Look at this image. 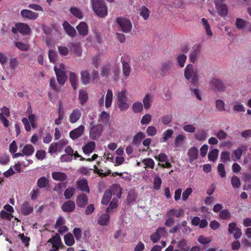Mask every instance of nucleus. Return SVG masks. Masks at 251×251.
Wrapping results in <instances>:
<instances>
[{"label":"nucleus","instance_id":"1","mask_svg":"<svg viewBox=\"0 0 251 251\" xmlns=\"http://www.w3.org/2000/svg\"><path fill=\"white\" fill-rule=\"evenodd\" d=\"M92 7L95 13L100 17L107 15V8L103 0H91Z\"/></svg>","mask_w":251,"mask_h":251},{"label":"nucleus","instance_id":"2","mask_svg":"<svg viewBox=\"0 0 251 251\" xmlns=\"http://www.w3.org/2000/svg\"><path fill=\"white\" fill-rule=\"evenodd\" d=\"M184 76L187 80H190L192 84L195 85L197 83L199 75L197 70H194L193 65L188 64L184 70Z\"/></svg>","mask_w":251,"mask_h":251},{"label":"nucleus","instance_id":"3","mask_svg":"<svg viewBox=\"0 0 251 251\" xmlns=\"http://www.w3.org/2000/svg\"><path fill=\"white\" fill-rule=\"evenodd\" d=\"M116 22L124 32L129 33L131 31L132 25L129 20L123 17H118L116 19Z\"/></svg>","mask_w":251,"mask_h":251},{"label":"nucleus","instance_id":"4","mask_svg":"<svg viewBox=\"0 0 251 251\" xmlns=\"http://www.w3.org/2000/svg\"><path fill=\"white\" fill-rule=\"evenodd\" d=\"M60 68H57L56 66H54V70L56 75L57 81L60 85H63L67 79V76L64 71V65L61 64Z\"/></svg>","mask_w":251,"mask_h":251},{"label":"nucleus","instance_id":"5","mask_svg":"<svg viewBox=\"0 0 251 251\" xmlns=\"http://www.w3.org/2000/svg\"><path fill=\"white\" fill-rule=\"evenodd\" d=\"M103 129L101 124L93 126L90 130L89 137L93 140L98 139L100 136Z\"/></svg>","mask_w":251,"mask_h":251},{"label":"nucleus","instance_id":"6","mask_svg":"<svg viewBox=\"0 0 251 251\" xmlns=\"http://www.w3.org/2000/svg\"><path fill=\"white\" fill-rule=\"evenodd\" d=\"M68 143L66 139H62L58 142L51 143L49 148V152L50 153H55L57 151H60L63 147Z\"/></svg>","mask_w":251,"mask_h":251},{"label":"nucleus","instance_id":"7","mask_svg":"<svg viewBox=\"0 0 251 251\" xmlns=\"http://www.w3.org/2000/svg\"><path fill=\"white\" fill-rule=\"evenodd\" d=\"M210 88L214 91H224L225 86L223 82L218 78H213L209 82Z\"/></svg>","mask_w":251,"mask_h":251},{"label":"nucleus","instance_id":"8","mask_svg":"<svg viewBox=\"0 0 251 251\" xmlns=\"http://www.w3.org/2000/svg\"><path fill=\"white\" fill-rule=\"evenodd\" d=\"M166 233L165 227H159L156 230L155 232L151 235V239L153 243H157L161 237L165 236Z\"/></svg>","mask_w":251,"mask_h":251},{"label":"nucleus","instance_id":"9","mask_svg":"<svg viewBox=\"0 0 251 251\" xmlns=\"http://www.w3.org/2000/svg\"><path fill=\"white\" fill-rule=\"evenodd\" d=\"M12 31L14 34L19 32L23 35H25L29 32V27L26 24L17 23L15 25V27L12 28Z\"/></svg>","mask_w":251,"mask_h":251},{"label":"nucleus","instance_id":"10","mask_svg":"<svg viewBox=\"0 0 251 251\" xmlns=\"http://www.w3.org/2000/svg\"><path fill=\"white\" fill-rule=\"evenodd\" d=\"M215 7L217 13L219 16L225 17L227 16L228 13V9L227 5L222 2L215 1Z\"/></svg>","mask_w":251,"mask_h":251},{"label":"nucleus","instance_id":"11","mask_svg":"<svg viewBox=\"0 0 251 251\" xmlns=\"http://www.w3.org/2000/svg\"><path fill=\"white\" fill-rule=\"evenodd\" d=\"M177 247L180 250H174V247L170 245L166 249L165 251H188L190 249V246H186V241L185 240L179 241L177 244Z\"/></svg>","mask_w":251,"mask_h":251},{"label":"nucleus","instance_id":"12","mask_svg":"<svg viewBox=\"0 0 251 251\" xmlns=\"http://www.w3.org/2000/svg\"><path fill=\"white\" fill-rule=\"evenodd\" d=\"M84 131V126L83 125H80L78 127L70 131L69 134L70 137L72 139L75 140L82 135Z\"/></svg>","mask_w":251,"mask_h":251},{"label":"nucleus","instance_id":"13","mask_svg":"<svg viewBox=\"0 0 251 251\" xmlns=\"http://www.w3.org/2000/svg\"><path fill=\"white\" fill-rule=\"evenodd\" d=\"M77 188L82 192L87 193H90V188L88 186V181L85 178L78 180L76 182Z\"/></svg>","mask_w":251,"mask_h":251},{"label":"nucleus","instance_id":"14","mask_svg":"<svg viewBox=\"0 0 251 251\" xmlns=\"http://www.w3.org/2000/svg\"><path fill=\"white\" fill-rule=\"evenodd\" d=\"M201 48L200 44H196L193 46L189 56V60L191 62L194 63L196 62L199 54L200 53Z\"/></svg>","mask_w":251,"mask_h":251},{"label":"nucleus","instance_id":"15","mask_svg":"<svg viewBox=\"0 0 251 251\" xmlns=\"http://www.w3.org/2000/svg\"><path fill=\"white\" fill-rule=\"evenodd\" d=\"M88 198L87 196L84 193H81L77 196L76 199V204L79 207L84 208L87 204Z\"/></svg>","mask_w":251,"mask_h":251},{"label":"nucleus","instance_id":"16","mask_svg":"<svg viewBox=\"0 0 251 251\" xmlns=\"http://www.w3.org/2000/svg\"><path fill=\"white\" fill-rule=\"evenodd\" d=\"M69 47L70 51L73 53L75 55L77 56L81 55L82 50L79 43L71 42L69 44Z\"/></svg>","mask_w":251,"mask_h":251},{"label":"nucleus","instance_id":"17","mask_svg":"<svg viewBox=\"0 0 251 251\" xmlns=\"http://www.w3.org/2000/svg\"><path fill=\"white\" fill-rule=\"evenodd\" d=\"M110 192L112 196H115L116 199H120L122 194V188L118 184H113L110 187V189L107 190Z\"/></svg>","mask_w":251,"mask_h":251},{"label":"nucleus","instance_id":"18","mask_svg":"<svg viewBox=\"0 0 251 251\" xmlns=\"http://www.w3.org/2000/svg\"><path fill=\"white\" fill-rule=\"evenodd\" d=\"M121 62L122 64V71L123 75L126 77H128L131 72V67L129 63L127 62L125 60V57L122 56L121 58Z\"/></svg>","mask_w":251,"mask_h":251},{"label":"nucleus","instance_id":"19","mask_svg":"<svg viewBox=\"0 0 251 251\" xmlns=\"http://www.w3.org/2000/svg\"><path fill=\"white\" fill-rule=\"evenodd\" d=\"M49 242L52 244V249L50 250V251H57L61 245L60 237L58 234H56L54 237H53L50 239Z\"/></svg>","mask_w":251,"mask_h":251},{"label":"nucleus","instance_id":"20","mask_svg":"<svg viewBox=\"0 0 251 251\" xmlns=\"http://www.w3.org/2000/svg\"><path fill=\"white\" fill-rule=\"evenodd\" d=\"M173 63L170 61H167L162 63L160 69V72L162 76H166L169 74V71L172 67Z\"/></svg>","mask_w":251,"mask_h":251},{"label":"nucleus","instance_id":"21","mask_svg":"<svg viewBox=\"0 0 251 251\" xmlns=\"http://www.w3.org/2000/svg\"><path fill=\"white\" fill-rule=\"evenodd\" d=\"M62 25L66 33L69 36L74 37L76 35L75 29L67 21H64Z\"/></svg>","mask_w":251,"mask_h":251},{"label":"nucleus","instance_id":"22","mask_svg":"<svg viewBox=\"0 0 251 251\" xmlns=\"http://www.w3.org/2000/svg\"><path fill=\"white\" fill-rule=\"evenodd\" d=\"M81 115V111L78 108H75L69 116V121L71 123H76Z\"/></svg>","mask_w":251,"mask_h":251},{"label":"nucleus","instance_id":"23","mask_svg":"<svg viewBox=\"0 0 251 251\" xmlns=\"http://www.w3.org/2000/svg\"><path fill=\"white\" fill-rule=\"evenodd\" d=\"M75 203L74 201L69 200L65 201L62 206V209L65 212H71L75 209Z\"/></svg>","mask_w":251,"mask_h":251},{"label":"nucleus","instance_id":"24","mask_svg":"<svg viewBox=\"0 0 251 251\" xmlns=\"http://www.w3.org/2000/svg\"><path fill=\"white\" fill-rule=\"evenodd\" d=\"M79 34L82 36H85L88 32V25L85 22H80L76 27Z\"/></svg>","mask_w":251,"mask_h":251},{"label":"nucleus","instance_id":"25","mask_svg":"<svg viewBox=\"0 0 251 251\" xmlns=\"http://www.w3.org/2000/svg\"><path fill=\"white\" fill-rule=\"evenodd\" d=\"M187 155L189 158V161L192 163L193 161L196 160L198 156V150L196 147L190 148L188 152Z\"/></svg>","mask_w":251,"mask_h":251},{"label":"nucleus","instance_id":"26","mask_svg":"<svg viewBox=\"0 0 251 251\" xmlns=\"http://www.w3.org/2000/svg\"><path fill=\"white\" fill-rule=\"evenodd\" d=\"M96 148V144L94 142L90 141L85 146H83L82 150L85 154L92 153Z\"/></svg>","mask_w":251,"mask_h":251},{"label":"nucleus","instance_id":"27","mask_svg":"<svg viewBox=\"0 0 251 251\" xmlns=\"http://www.w3.org/2000/svg\"><path fill=\"white\" fill-rule=\"evenodd\" d=\"M51 176L54 180L60 181H65L67 178V175L61 172H53L51 173Z\"/></svg>","mask_w":251,"mask_h":251},{"label":"nucleus","instance_id":"28","mask_svg":"<svg viewBox=\"0 0 251 251\" xmlns=\"http://www.w3.org/2000/svg\"><path fill=\"white\" fill-rule=\"evenodd\" d=\"M81 81L84 85H87L90 82V73L86 70H83L80 73Z\"/></svg>","mask_w":251,"mask_h":251},{"label":"nucleus","instance_id":"29","mask_svg":"<svg viewBox=\"0 0 251 251\" xmlns=\"http://www.w3.org/2000/svg\"><path fill=\"white\" fill-rule=\"evenodd\" d=\"M78 100L81 105H83L88 100V94L86 91L80 90L79 91Z\"/></svg>","mask_w":251,"mask_h":251},{"label":"nucleus","instance_id":"30","mask_svg":"<svg viewBox=\"0 0 251 251\" xmlns=\"http://www.w3.org/2000/svg\"><path fill=\"white\" fill-rule=\"evenodd\" d=\"M183 211L182 209H176L175 208L171 209L168 210L166 213V215L168 217L175 216L176 218L180 217L183 214Z\"/></svg>","mask_w":251,"mask_h":251},{"label":"nucleus","instance_id":"31","mask_svg":"<svg viewBox=\"0 0 251 251\" xmlns=\"http://www.w3.org/2000/svg\"><path fill=\"white\" fill-rule=\"evenodd\" d=\"M113 97V95L112 90L108 89L105 96V106L106 108H109L111 106Z\"/></svg>","mask_w":251,"mask_h":251},{"label":"nucleus","instance_id":"32","mask_svg":"<svg viewBox=\"0 0 251 251\" xmlns=\"http://www.w3.org/2000/svg\"><path fill=\"white\" fill-rule=\"evenodd\" d=\"M152 97L150 94H147L143 99V102L144 104V108L146 109H149L152 102Z\"/></svg>","mask_w":251,"mask_h":251},{"label":"nucleus","instance_id":"33","mask_svg":"<svg viewBox=\"0 0 251 251\" xmlns=\"http://www.w3.org/2000/svg\"><path fill=\"white\" fill-rule=\"evenodd\" d=\"M102 214L98 219V222L99 225L101 226H105L107 225L109 221L110 216L109 214Z\"/></svg>","mask_w":251,"mask_h":251},{"label":"nucleus","instance_id":"34","mask_svg":"<svg viewBox=\"0 0 251 251\" xmlns=\"http://www.w3.org/2000/svg\"><path fill=\"white\" fill-rule=\"evenodd\" d=\"M173 134V131L172 129H169L165 131L163 134L162 137L160 138V142H166L169 138H170Z\"/></svg>","mask_w":251,"mask_h":251},{"label":"nucleus","instance_id":"35","mask_svg":"<svg viewBox=\"0 0 251 251\" xmlns=\"http://www.w3.org/2000/svg\"><path fill=\"white\" fill-rule=\"evenodd\" d=\"M65 244L69 246H72L75 243L74 236L71 233H68L64 236Z\"/></svg>","mask_w":251,"mask_h":251},{"label":"nucleus","instance_id":"36","mask_svg":"<svg viewBox=\"0 0 251 251\" xmlns=\"http://www.w3.org/2000/svg\"><path fill=\"white\" fill-rule=\"evenodd\" d=\"M145 137V136L143 132H139L133 137L132 141L133 144L136 145L139 144Z\"/></svg>","mask_w":251,"mask_h":251},{"label":"nucleus","instance_id":"37","mask_svg":"<svg viewBox=\"0 0 251 251\" xmlns=\"http://www.w3.org/2000/svg\"><path fill=\"white\" fill-rule=\"evenodd\" d=\"M21 211L25 215H29L31 212V207L27 202H25L21 206Z\"/></svg>","mask_w":251,"mask_h":251},{"label":"nucleus","instance_id":"38","mask_svg":"<svg viewBox=\"0 0 251 251\" xmlns=\"http://www.w3.org/2000/svg\"><path fill=\"white\" fill-rule=\"evenodd\" d=\"M140 15L145 20H148L150 15L149 10L146 6H142L140 9Z\"/></svg>","mask_w":251,"mask_h":251},{"label":"nucleus","instance_id":"39","mask_svg":"<svg viewBox=\"0 0 251 251\" xmlns=\"http://www.w3.org/2000/svg\"><path fill=\"white\" fill-rule=\"evenodd\" d=\"M219 153V150L217 149H214L208 153V158L210 161L213 162L216 161Z\"/></svg>","mask_w":251,"mask_h":251},{"label":"nucleus","instance_id":"40","mask_svg":"<svg viewBox=\"0 0 251 251\" xmlns=\"http://www.w3.org/2000/svg\"><path fill=\"white\" fill-rule=\"evenodd\" d=\"M70 82L74 90L77 89V79L76 75L74 73L70 74Z\"/></svg>","mask_w":251,"mask_h":251},{"label":"nucleus","instance_id":"41","mask_svg":"<svg viewBox=\"0 0 251 251\" xmlns=\"http://www.w3.org/2000/svg\"><path fill=\"white\" fill-rule=\"evenodd\" d=\"M49 181L47 178L43 176L38 179L37 186L40 188H45L49 184Z\"/></svg>","mask_w":251,"mask_h":251},{"label":"nucleus","instance_id":"42","mask_svg":"<svg viewBox=\"0 0 251 251\" xmlns=\"http://www.w3.org/2000/svg\"><path fill=\"white\" fill-rule=\"evenodd\" d=\"M69 10L70 12L75 17L80 19L82 18V13L79 8L76 7H72Z\"/></svg>","mask_w":251,"mask_h":251},{"label":"nucleus","instance_id":"43","mask_svg":"<svg viewBox=\"0 0 251 251\" xmlns=\"http://www.w3.org/2000/svg\"><path fill=\"white\" fill-rule=\"evenodd\" d=\"M28 120L26 118H24L22 119V122L25 126V127L26 130L29 131L30 130V125L29 122L31 123V113H28Z\"/></svg>","mask_w":251,"mask_h":251},{"label":"nucleus","instance_id":"44","mask_svg":"<svg viewBox=\"0 0 251 251\" xmlns=\"http://www.w3.org/2000/svg\"><path fill=\"white\" fill-rule=\"evenodd\" d=\"M132 108L134 113H139L143 110V106L141 102H136L133 104Z\"/></svg>","mask_w":251,"mask_h":251},{"label":"nucleus","instance_id":"45","mask_svg":"<svg viewBox=\"0 0 251 251\" xmlns=\"http://www.w3.org/2000/svg\"><path fill=\"white\" fill-rule=\"evenodd\" d=\"M201 22L202 25L205 27L207 34L209 36H211L212 35V32L210 29V26L207 20L205 18H202Z\"/></svg>","mask_w":251,"mask_h":251},{"label":"nucleus","instance_id":"46","mask_svg":"<svg viewBox=\"0 0 251 251\" xmlns=\"http://www.w3.org/2000/svg\"><path fill=\"white\" fill-rule=\"evenodd\" d=\"M110 70L111 67L109 64L102 66L100 70V75L102 76H108L110 74Z\"/></svg>","mask_w":251,"mask_h":251},{"label":"nucleus","instance_id":"47","mask_svg":"<svg viewBox=\"0 0 251 251\" xmlns=\"http://www.w3.org/2000/svg\"><path fill=\"white\" fill-rule=\"evenodd\" d=\"M111 197L112 196L110 192L108 191L107 190L105 191L101 200V203L107 205L109 202Z\"/></svg>","mask_w":251,"mask_h":251},{"label":"nucleus","instance_id":"48","mask_svg":"<svg viewBox=\"0 0 251 251\" xmlns=\"http://www.w3.org/2000/svg\"><path fill=\"white\" fill-rule=\"evenodd\" d=\"M231 216L230 212L227 209H223L219 213V217L222 220L229 219Z\"/></svg>","mask_w":251,"mask_h":251},{"label":"nucleus","instance_id":"49","mask_svg":"<svg viewBox=\"0 0 251 251\" xmlns=\"http://www.w3.org/2000/svg\"><path fill=\"white\" fill-rule=\"evenodd\" d=\"M75 192V189L73 187H69L64 192V195L66 199H71Z\"/></svg>","mask_w":251,"mask_h":251},{"label":"nucleus","instance_id":"50","mask_svg":"<svg viewBox=\"0 0 251 251\" xmlns=\"http://www.w3.org/2000/svg\"><path fill=\"white\" fill-rule=\"evenodd\" d=\"M19 64V60L16 58H11L9 60V66L12 70H15Z\"/></svg>","mask_w":251,"mask_h":251},{"label":"nucleus","instance_id":"51","mask_svg":"<svg viewBox=\"0 0 251 251\" xmlns=\"http://www.w3.org/2000/svg\"><path fill=\"white\" fill-rule=\"evenodd\" d=\"M118 206V200L116 198H113L112 201L110 202L109 206L106 209V213H109L110 209L116 208Z\"/></svg>","mask_w":251,"mask_h":251},{"label":"nucleus","instance_id":"52","mask_svg":"<svg viewBox=\"0 0 251 251\" xmlns=\"http://www.w3.org/2000/svg\"><path fill=\"white\" fill-rule=\"evenodd\" d=\"M162 184V180L159 176H155L153 179V188L156 190H159Z\"/></svg>","mask_w":251,"mask_h":251},{"label":"nucleus","instance_id":"53","mask_svg":"<svg viewBox=\"0 0 251 251\" xmlns=\"http://www.w3.org/2000/svg\"><path fill=\"white\" fill-rule=\"evenodd\" d=\"M231 183L234 188H238L240 187L241 182L240 179L237 176H233L231 178Z\"/></svg>","mask_w":251,"mask_h":251},{"label":"nucleus","instance_id":"54","mask_svg":"<svg viewBox=\"0 0 251 251\" xmlns=\"http://www.w3.org/2000/svg\"><path fill=\"white\" fill-rule=\"evenodd\" d=\"M110 117L109 113H107L105 111H102L99 115V118L100 121H101L103 123H107L109 121V119Z\"/></svg>","mask_w":251,"mask_h":251},{"label":"nucleus","instance_id":"55","mask_svg":"<svg viewBox=\"0 0 251 251\" xmlns=\"http://www.w3.org/2000/svg\"><path fill=\"white\" fill-rule=\"evenodd\" d=\"M207 137V133L205 131H201L197 133L195 135V138L198 141H202L206 139Z\"/></svg>","mask_w":251,"mask_h":251},{"label":"nucleus","instance_id":"56","mask_svg":"<svg viewBox=\"0 0 251 251\" xmlns=\"http://www.w3.org/2000/svg\"><path fill=\"white\" fill-rule=\"evenodd\" d=\"M172 119V114H167V115L163 116L161 117V123L163 125H168L171 122Z\"/></svg>","mask_w":251,"mask_h":251},{"label":"nucleus","instance_id":"57","mask_svg":"<svg viewBox=\"0 0 251 251\" xmlns=\"http://www.w3.org/2000/svg\"><path fill=\"white\" fill-rule=\"evenodd\" d=\"M225 102L221 100H217L216 101V106L217 109L219 111H224L225 110Z\"/></svg>","mask_w":251,"mask_h":251},{"label":"nucleus","instance_id":"58","mask_svg":"<svg viewBox=\"0 0 251 251\" xmlns=\"http://www.w3.org/2000/svg\"><path fill=\"white\" fill-rule=\"evenodd\" d=\"M142 162L146 165V167L153 169L154 166V162L152 159L149 158L143 160Z\"/></svg>","mask_w":251,"mask_h":251},{"label":"nucleus","instance_id":"59","mask_svg":"<svg viewBox=\"0 0 251 251\" xmlns=\"http://www.w3.org/2000/svg\"><path fill=\"white\" fill-rule=\"evenodd\" d=\"M0 217L1 218L4 219L9 221H10L13 218V216L10 213H8L5 210H2L0 212Z\"/></svg>","mask_w":251,"mask_h":251},{"label":"nucleus","instance_id":"60","mask_svg":"<svg viewBox=\"0 0 251 251\" xmlns=\"http://www.w3.org/2000/svg\"><path fill=\"white\" fill-rule=\"evenodd\" d=\"M187 57L184 54L179 55L177 58V61L181 67H184L185 62L186 60Z\"/></svg>","mask_w":251,"mask_h":251},{"label":"nucleus","instance_id":"61","mask_svg":"<svg viewBox=\"0 0 251 251\" xmlns=\"http://www.w3.org/2000/svg\"><path fill=\"white\" fill-rule=\"evenodd\" d=\"M192 189L190 187L187 188L186 190H185L182 193V198L183 201H187L189 198V196L192 194Z\"/></svg>","mask_w":251,"mask_h":251},{"label":"nucleus","instance_id":"62","mask_svg":"<svg viewBox=\"0 0 251 251\" xmlns=\"http://www.w3.org/2000/svg\"><path fill=\"white\" fill-rule=\"evenodd\" d=\"M151 116L150 114H146L142 117L141 120L142 125H147L151 122Z\"/></svg>","mask_w":251,"mask_h":251},{"label":"nucleus","instance_id":"63","mask_svg":"<svg viewBox=\"0 0 251 251\" xmlns=\"http://www.w3.org/2000/svg\"><path fill=\"white\" fill-rule=\"evenodd\" d=\"M198 241L201 244L206 245L209 244L211 241V240L209 238L203 235H201L199 237Z\"/></svg>","mask_w":251,"mask_h":251},{"label":"nucleus","instance_id":"64","mask_svg":"<svg viewBox=\"0 0 251 251\" xmlns=\"http://www.w3.org/2000/svg\"><path fill=\"white\" fill-rule=\"evenodd\" d=\"M117 99L118 101H126L127 97L126 91L122 90L120 93H119L117 96Z\"/></svg>","mask_w":251,"mask_h":251}]
</instances>
